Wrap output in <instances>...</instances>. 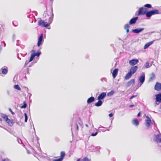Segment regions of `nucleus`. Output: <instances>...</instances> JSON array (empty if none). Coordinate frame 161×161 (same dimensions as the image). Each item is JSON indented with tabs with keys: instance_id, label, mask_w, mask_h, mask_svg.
<instances>
[{
	"instance_id": "nucleus-1",
	"label": "nucleus",
	"mask_w": 161,
	"mask_h": 161,
	"mask_svg": "<svg viewBox=\"0 0 161 161\" xmlns=\"http://www.w3.org/2000/svg\"><path fill=\"white\" fill-rule=\"evenodd\" d=\"M1 117L6 121V122L8 124V125L10 126L13 125L14 124V122L12 119H10L8 118L7 115L5 114H1Z\"/></svg>"
},
{
	"instance_id": "nucleus-2",
	"label": "nucleus",
	"mask_w": 161,
	"mask_h": 161,
	"mask_svg": "<svg viewBox=\"0 0 161 161\" xmlns=\"http://www.w3.org/2000/svg\"><path fill=\"white\" fill-rule=\"evenodd\" d=\"M38 24L40 26L45 27H47L49 25V24L47 23V22L41 19L38 21Z\"/></svg>"
},
{
	"instance_id": "nucleus-3",
	"label": "nucleus",
	"mask_w": 161,
	"mask_h": 161,
	"mask_svg": "<svg viewBox=\"0 0 161 161\" xmlns=\"http://www.w3.org/2000/svg\"><path fill=\"white\" fill-rule=\"evenodd\" d=\"M155 96L156 104L158 105L159 103H161V93H158Z\"/></svg>"
},
{
	"instance_id": "nucleus-4",
	"label": "nucleus",
	"mask_w": 161,
	"mask_h": 161,
	"mask_svg": "<svg viewBox=\"0 0 161 161\" xmlns=\"http://www.w3.org/2000/svg\"><path fill=\"white\" fill-rule=\"evenodd\" d=\"M145 74L144 72L142 73V75H140L139 78V81L140 83L142 84H143L145 80Z\"/></svg>"
},
{
	"instance_id": "nucleus-5",
	"label": "nucleus",
	"mask_w": 161,
	"mask_h": 161,
	"mask_svg": "<svg viewBox=\"0 0 161 161\" xmlns=\"http://www.w3.org/2000/svg\"><path fill=\"white\" fill-rule=\"evenodd\" d=\"M144 30V28H138L132 30V31L133 33L138 34L142 32Z\"/></svg>"
},
{
	"instance_id": "nucleus-6",
	"label": "nucleus",
	"mask_w": 161,
	"mask_h": 161,
	"mask_svg": "<svg viewBox=\"0 0 161 161\" xmlns=\"http://www.w3.org/2000/svg\"><path fill=\"white\" fill-rule=\"evenodd\" d=\"M139 62V60L137 59H133L129 61L130 65L133 66L137 64Z\"/></svg>"
},
{
	"instance_id": "nucleus-7",
	"label": "nucleus",
	"mask_w": 161,
	"mask_h": 161,
	"mask_svg": "<svg viewBox=\"0 0 161 161\" xmlns=\"http://www.w3.org/2000/svg\"><path fill=\"white\" fill-rule=\"evenodd\" d=\"M65 155V153L64 152L62 151L61 153L60 157L58 158L54 159L53 161H62Z\"/></svg>"
},
{
	"instance_id": "nucleus-8",
	"label": "nucleus",
	"mask_w": 161,
	"mask_h": 161,
	"mask_svg": "<svg viewBox=\"0 0 161 161\" xmlns=\"http://www.w3.org/2000/svg\"><path fill=\"white\" fill-rule=\"evenodd\" d=\"M106 92H103L99 94L97 97V100H98L103 99L106 97Z\"/></svg>"
},
{
	"instance_id": "nucleus-9",
	"label": "nucleus",
	"mask_w": 161,
	"mask_h": 161,
	"mask_svg": "<svg viewBox=\"0 0 161 161\" xmlns=\"http://www.w3.org/2000/svg\"><path fill=\"white\" fill-rule=\"evenodd\" d=\"M43 35L42 34H41L39 36L38 39V41L37 43V46L39 47L42 44L43 41Z\"/></svg>"
},
{
	"instance_id": "nucleus-10",
	"label": "nucleus",
	"mask_w": 161,
	"mask_h": 161,
	"mask_svg": "<svg viewBox=\"0 0 161 161\" xmlns=\"http://www.w3.org/2000/svg\"><path fill=\"white\" fill-rule=\"evenodd\" d=\"M154 89L157 91H161V83L157 82L155 85Z\"/></svg>"
},
{
	"instance_id": "nucleus-11",
	"label": "nucleus",
	"mask_w": 161,
	"mask_h": 161,
	"mask_svg": "<svg viewBox=\"0 0 161 161\" xmlns=\"http://www.w3.org/2000/svg\"><path fill=\"white\" fill-rule=\"evenodd\" d=\"M138 67L137 66L132 67L130 68L129 72L133 75L136 71Z\"/></svg>"
},
{
	"instance_id": "nucleus-12",
	"label": "nucleus",
	"mask_w": 161,
	"mask_h": 161,
	"mask_svg": "<svg viewBox=\"0 0 161 161\" xmlns=\"http://www.w3.org/2000/svg\"><path fill=\"white\" fill-rule=\"evenodd\" d=\"M146 13V11H144V8L141 7L139 8L137 15H144Z\"/></svg>"
},
{
	"instance_id": "nucleus-13",
	"label": "nucleus",
	"mask_w": 161,
	"mask_h": 161,
	"mask_svg": "<svg viewBox=\"0 0 161 161\" xmlns=\"http://www.w3.org/2000/svg\"><path fill=\"white\" fill-rule=\"evenodd\" d=\"M138 19V17H135L132 18L130 20L129 24L131 25L135 24Z\"/></svg>"
},
{
	"instance_id": "nucleus-14",
	"label": "nucleus",
	"mask_w": 161,
	"mask_h": 161,
	"mask_svg": "<svg viewBox=\"0 0 161 161\" xmlns=\"http://www.w3.org/2000/svg\"><path fill=\"white\" fill-rule=\"evenodd\" d=\"M135 80L134 79H132L127 82L125 85V87H128L131 85H133L135 83Z\"/></svg>"
},
{
	"instance_id": "nucleus-15",
	"label": "nucleus",
	"mask_w": 161,
	"mask_h": 161,
	"mask_svg": "<svg viewBox=\"0 0 161 161\" xmlns=\"http://www.w3.org/2000/svg\"><path fill=\"white\" fill-rule=\"evenodd\" d=\"M150 11L151 12L152 16L155 14H161V12L160 13L158 10L156 9H152L150 10Z\"/></svg>"
},
{
	"instance_id": "nucleus-16",
	"label": "nucleus",
	"mask_w": 161,
	"mask_h": 161,
	"mask_svg": "<svg viewBox=\"0 0 161 161\" xmlns=\"http://www.w3.org/2000/svg\"><path fill=\"white\" fill-rule=\"evenodd\" d=\"M118 71V69H115L113 71L112 73V76L114 78H115L116 76Z\"/></svg>"
},
{
	"instance_id": "nucleus-17",
	"label": "nucleus",
	"mask_w": 161,
	"mask_h": 161,
	"mask_svg": "<svg viewBox=\"0 0 161 161\" xmlns=\"http://www.w3.org/2000/svg\"><path fill=\"white\" fill-rule=\"evenodd\" d=\"M155 75L154 73H153L150 75V77L149 80V81H151L155 79Z\"/></svg>"
},
{
	"instance_id": "nucleus-18",
	"label": "nucleus",
	"mask_w": 161,
	"mask_h": 161,
	"mask_svg": "<svg viewBox=\"0 0 161 161\" xmlns=\"http://www.w3.org/2000/svg\"><path fill=\"white\" fill-rule=\"evenodd\" d=\"M151 123H152L151 119H146L145 124L147 127H149L150 126Z\"/></svg>"
},
{
	"instance_id": "nucleus-19",
	"label": "nucleus",
	"mask_w": 161,
	"mask_h": 161,
	"mask_svg": "<svg viewBox=\"0 0 161 161\" xmlns=\"http://www.w3.org/2000/svg\"><path fill=\"white\" fill-rule=\"evenodd\" d=\"M154 41L150 42L145 44L144 46V49H146L153 43Z\"/></svg>"
},
{
	"instance_id": "nucleus-20",
	"label": "nucleus",
	"mask_w": 161,
	"mask_h": 161,
	"mask_svg": "<svg viewBox=\"0 0 161 161\" xmlns=\"http://www.w3.org/2000/svg\"><path fill=\"white\" fill-rule=\"evenodd\" d=\"M95 101V98L93 97H91L88 98L87 100L88 104H90Z\"/></svg>"
},
{
	"instance_id": "nucleus-21",
	"label": "nucleus",
	"mask_w": 161,
	"mask_h": 161,
	"mask_svg": "<svg viewBox=\"0 0 161 161\" xmlns=\"http://www.w3.org/2000/svg\"><path fill=\"white\" fill-rule=\"evenodd\" d=\"M132 75V74L129 71L125 76V79L126 80L129 79L131 77Z\"/></svg>"
},
{
	"instance_id": "nucleus-22",
	"label": "nucleus",
	"mask_w": 161,
	"mask_h": 161,
	"mask_svg": "<svg viewBox=\"0 0 161 161\" xmlns=\"http://www.w3.org/2000/svg\"><path fill=\"white\" fill-rule=\"evenodd\" d=\"M51 11L52 12L51 16L48 19V23L49 25L52 22L53 19V10L52 9Z\"/></svg>"
},
{
	"instance_id": "nucleus-23",
	"label": "nucleus",
	"mask_w": 161,
	"mask_h": 161,
	"mask_svg": "<svg viewBox=\"0 0 161 161\" xmlns=\"http://www.w3.org/2000/svg\"><path fill=\"white\" fill-rule=\"evenodd\" d=\"M139 121L136 119H134L132 120V124L133 125L136 126L138 125L139 124Z\"/></svg>"
},
{
	"instance_id": "nucleus-24",
	"label": "nucleus",
	"mask_w": 161,
	"mask_h": 161,
	"mask_svg": "<svg viewBox=\"0 0 161 161\" xmlns=\"http://www.w3.org/2000/svg\"><path fill=\"white\" fill-rule=\"evenodd\" d=\"M32 52H33L35 56H36L37 57H38L40 56V55L41 54V53L40 52H37V53H36V51L35 50H33L32 51Z\"/></svg>"
},
{
	"instance_id": "nucleus-25",
	"label": "nucleus",
	"mask_w": 161,
	"mask_h": 161,
	"mask_svg": "<svg viewBox=\"0 0 161 161\" xmlns=\"http://www.w3.org/2000/svg\"><path fill=\"white\" fill-rule=\"evenodd\" d=\"M103 103V102L101 100H99L97 103H95V105L97 107H99L102 105Z\"/></svg>"
},
{
	"instance_id": "nucleus-26",
	"label": "nucleus",
	"mask_w": 161,
	"mask_h": 161,
	"mask_svg": "<svg viewBox=\"0 0 161 161\" xmlns=\"http://www.w3.org/2000/svg\"><path fill=\"white\" fill-rule=\"evenodd\" d=\"M145 14L146 16L148 18H150L152 16V14L150 11L147 12Z\"/></svg>"
},
{
	"instance_id": "nucleus-27",
	"label": "nucleus",
	"mask_w": 161,
	"mask_h": 161,
	"mask_svg": "<svg viewBox=\"0 0 161 161\" xmlns=\"http://www.w3.org/2000/svg\"><path fill=\"white\" fill-rule=\"evenodd\" d=\"M1 70H2V73L4 75H6L8 73V70L7 68H2Z\"/></svg>"
},
{
	"instance_id": "nucleus-28",
	"label": "nucleus",
	"mask_w": 161,
	"mask_h": 161,
	"mask_svg": "<svg viewBox=\"0 0 161 161\" xmlns=\"http://www.w3.org/2000/svg\"><path fill=\"white\" fill-rule=\"evenodd\" d=\"M149 63L148 62H147L143 66V68H149L150 66L151 65V64L150 65H149Z\"/></svg>"
},
{
	"instance_id": "nucleus-29",
	"label": "nucleus",
	"mask_w": 161,
	"mask_h": 161,
	"mask_svg": "<svg viewBox=\"0 0 161 161\" xmlns=\"http://www.w3.org/2000/svg\"><path fill=\"white\" fill-rule=\"evenodd\" d=\"M35 57V55L34 54L33 52H32V53L31 54V57L30 58V59L29 60V62H31L34 59Z\"/></svg>"
},
{
	"instance_id": "nucleus-30",
	"label": "nucleus",
	"mask_w": 161,
	"mask_h": 161,
	"mask_svg": "<svg viewBox=\"0 0 161 161\" xmlns=\"http://www.w3.org/2000/svg\"><path fill=\"white\" fill-rule=\"evenodd\" d=\"M14 88L16 89H17L19 91H21V88L19 87L18 85H15L14 86Z\"/></svg>"
},
{
	"instance_id": "nucleus-31",
	"label": "nucleus",
	"mask_w": 161,
	"mask_h": 161,
	"mask_svg": "<svg viewBox=\"0 0 161 161\" xmlns=\"http://www.w3.org/2000/svg\"><path fill=\"white\" fill-rule=\"evenodd\" d=\"M114 93V91L113 90H112L110 92H108L107 93V96H111L113 95V94Z\"/></svg>"
},
{
	"instance_id": "nucleus-32",
	"label": "nucleus",
	"mask_w": 161,
	"mask_h": 161,
	"mask_svg": "<svg viewBox=\"0 0 161 161\" xmlns=\"http://www.w3.org/2000/svg\"><path fill=\"white\" fill-rule=\"evenodd\" d=\"M26 107H27V104L26 103L25 101H24L23 102V105L21 106L20 107V108H25Z\"/></svg>"
},
{
	"instance_id": "nucleus-33",
	"label": "nucleus",
	"mask_w": 161,
	"mask_h": 161,
	"mask_svg": "<svg viewBox=\"0 0 161 161\" xmlns=\"http://www.w3.org/2000/svg\"><path fill=\"white\" fill-rule=\"evenodd\" d=\"M130 26H129V24H126L124 26V29L125 30H126L128 29H129L130 28Z\"/></svg>"
},
{
	"instance_id": "nucleus-34",
	"label": "nucleus",
	"mask_w": 161,
	"mask_h": 161,
	"mask_svg": "<svg viewBox=\"0 0 161 161\" xmlns=\"http://www.w3.org/2000/svg\"><path fill=\"white\" fill-rule=\"evenodd\" d=\"M144 7L148 8H151L152 7L151 5L150 4H146L144 5Z\"/></svg>"
},
{
	"instance_id": "nucleus-35",
	"label": "nucleus",
	"mask_w": 161,
	"mask_h": 161,
	"mask_svg": "<svg viewBox=\"0 0 161 161\" xmlns=\"http://www.w3.org/2000/svg\"><path fill=\"white\" fill-rule=\"evenodd\" d=\"M24 115L25 117V122H26L27 121L28 117L27 116V114L26 113H25L24 114Z\"/></svg>"
},
{
	"instance_id": "nucleus-36",
	"label": "nucleus",
	"mask_w": 161,
	"mask_h": 161,
	"mask_svg": "<svg viewBox=\"0 0 161 161\" xmlns=\"http://www.w3.org/2000/svg\"><path fill=\"white\" fill-rule=\"evenodd\" d=\"M82 161H90V160L87 157H85L82 159H81Z\"/></svg>"
},
{
	"instance_id": "nucleus-37",
	"label": "nucleus",
	"mask_w": 161,
	"mask_h": 161,
	"mask_svg": "<svg viewBox=\"0 0 161 161\" xmlns=\"http://www.w3.org/2000/svg\"><path fill=\"white\" fill-rule=\"evenodd\" d=\"M17 141L18 142V143L20 144L22 143V141L21 140L20 138H17Z\"/></svg>"
},
{
	"instance_id": "nucleus-38",
	"label": "nucleus",
	"mask_w": 161,
	"mask_h": 161,
	"mask_svg": "<svg viewBox=\"0 0 161 161\" xmlns=\"http://www.w3.org/2000/svg\"><path fill=\"white\" fill-rule=\"evenodd\" d=\"M98 133V132H96L95 133H92L91 134V136H96L97 134Z\"/></svg>"
},
{
	"instance_id": "nucleus-39",
	"label": "nucleus",
	"mask_w": 161,
	"mask_h": 161,
	"mask_svg": "<svg viewBox=\"0 0 161 161\" xmlns=\"http://www.w3.org/2000/svg\"><path fill=\"white\" fill-rule=\"evenodd\" d=\"M142 84L141 83H140L139 82V83L137 85V89H138V88L139 87H140L142 85Z\"/></svg>"
},
{
	"instance_id": "nucleus-40",
	"label": "nucleus",
	"mask_w": 161,
	"mask_h": 161,
	"mask_svg": "<svg viewBox=\"0 0 161 161\" xmlns=\"http://www.w3.org/2000/svg\"><path fill=\"white\" fill-rule=\"evenodd\" d=\"M12 39L13 41H14L15 40V35L14 34L13 35Z\"/></svg>"
},
{
	"instance_id": "nucleus-41",
	"label": "nucleus",
	"mask_w": 161,
	"mask_h": 161,
	"mask_svg": "<svg viewBox=\"0 0 161 161\" xmlns=\"http://www.w3.org/2000/svg\"><path fill=\"white\" fill-rule=\"evenodd\" d=\"M9 110L11 113L12 115H14V113L13 112L12 109L10 108H9Z\"/></svg>"
},
{
	"instance_id": "nucleus-42",
	"label": "nucleus",
	"mask_w": 161,
	"mask_h": 161,
	"mask_svg": "<svg viewBox=\"0 0 161 161\" xmlns=\"http://www.w3.org/2000/svg\"><path fill=\"white\" fill-rule=\"evenodd\" d=\"M137 96V95H133L130 98V99H131L132 98H133L136 97Z\"/></svg>"
},
{
	"instance_id": "nucleus-43",
	"label": "nucleus",
	"mask_w": 161,
	"mask_h": 161,
	"mask_svg": "<svg viewBox=\"0 0 161 161\" xmlns=\"http://www.w3.org/2000/svg\"><path fill=\"white\" fill-rule=\"evenodd\" d=\"M29 62V61H28L26 60V61H25V66H26L29 63V62Z\"/></svg>"
},
{
	"instance_id": "nucleus-44",
	"label": "nucleus",
	"mask_w": 161,
	"mask_h": 161,
	"mask_svg": "<svg viewBox=\"0 0 161 161\" xmlns=\"http://www.w3.org/2000/svg\"><path fill=\"white\" fill-rule=\"evenodd\" d=\"M113 115L114 114L113 113H111L109 114L108 116L110 117H112L113 116Z\"/></svg>"
},
{
	"instance_id": "nucleus-45",
	"label": "nucleus",
	"mask_w": 161,
	"mask_h": 161,
	"mask_svg": "<svg viewBox=\"0 0 161 161\" xmlns=\"http://www.w3.org/2000/svg\"><path fill=\"white\" fill-rule=\"evenodd\" d=\"M2 161H10V160L6 158L3 160Z\"/></svg>"
},
{
	"instance_id": "nucleus-46",
	"label": "nucleus",
	"mask_w": 161,
	"mask_h": 161,
	"mask_svg": "<svg viewBox=\"0 0 161 161\" xmlns=\"http://www.w3.org/2000/svg\"><path fill=\"white\" fill-rule=\"evenodd\" d=\"M7 93L8 96H11L10 92L9 91H7Z\"/></svg>"
},
{
	"instance_id": "nucleus-47",
	"label": "nucleus",
	"mask_w": 161,
	"mask_h": 161,
	"mask_svg": "<svg viewBox=\"0 0 161 161\" xmlns=\"http://www.w3.org/2000/svg\"><path fill=\"white\" fill-rule=\"evenodd\" d=\"M141 115V112H139L137 114V116L138 117H140Z\"/></svg>"
},
{
	"instance_id": "nucleus-48",
	"label": "nucleus",
	"mask_w": 161,
	"mask_h": 161,
	"mask_svg": "<svg viewBox=\"0 0 161 161\" xmlns=\"http://www.w3.org/2000/svg\"><path fill=\"white\" fill-rule=\"evenodd\" d=\"M75 125L76 126V130H78V124H75Z\"/></svg>"
},
{
	"instance_id": "nucleus-49",
	"label": "nucleus",
	"mask_w": 161,
	"mask_h": 161,
	"mask_svg": "<svg viewBox=\"0 0 161 161\" xmlns=\"http://www.w3.org/2000/svg\"><path fill=\"white\" fill-rule=\"evenodd\" d=\"M135 106L134 105V104H132L129 107L130 108H132L133 107H134Z\"/></svg>"
},
{
	"instance_id": "nucleus-50",
	"label": "nucleus",
	"mask_w": 161,
	"mask_h": 161,
	"mask_svg": "<svg viewBox=\"0 0 161 161\" xmlns=\"http://www.w3.org/2000/svg\"><path fill=\"white\" fill-rule=\"evenodd\" d=\"M144 11H146V12L148 11H147V9L146 8H144Z\"/></svg>"
},
{
	"instance_id": "nucleus-51",
	"label": "nucleus",
	"mask_w": 161,
	"mask_h": 161,
	"mask_svg": "<svg viewBox=\"0 0 161 161\" xmlns=\"http://www.w3.org/2000/svg\"><path fill=\"white\" fill-rule=\"evenodd\" d=\"M126 33H128L129 32V29H126Z\"/></svg>"
},
{
	"instance_id": "nucleus-52",
	"label": "nucleus",
	"mask_w": 161,
	"mask_h": 161,
	"mask_svg": "<svg viewBox=\"0 0 161 161\" xmlns=\"http://www.w3.org/2000/svg\"><path fill=\"white\" fill-rule=\"evenodd\" d=\"M146 118L147 119H151L148 116H146Z\"/></svg>"
},
{
	"instance_id": "nucleus-53",
	"label": "nucleus",
	"mask_w": 161,
	"mask_h": 161,
	"mask_svg": "<svg viewBox=\"0 0 161 161\" xmlns=\"http://www.w3.org/2000/svg\"><path fill=\"white\" fill-rule=\"evenodd\" d=\"M2 43H3L4 44V47H5L6 46V44L4 41H3L2 42Z\"/></svg>"
},
{
	"instance_id": "nucleus-54",
	"label": "nucleus",
	"mask_w": 161,
	"mask_h": 161,
	"mask_svg": "<svg viewBox=\"0 0 161 161\" xmlns=\"http://www.w3.org/2000/svg\"><path fill=\"white\" fill-rule=\"evenodd\" d=\"M77 161H82V160L81 158H79L77 160Z\"/></svg>"
},
{
	"instance_id": "nucleus-55",
	"label": "nucleus",
	"mask_w": 161,
	"mask_h": 161,
	"mask_svg": "<svg viewBox=\"0 0 161 161\" xmlns=\"http://www.w3.org/2000/svg\"><path fill=\"white\" fill-rule=\"evenodd\" d=\"M101 130H102V131H103V132H104L106 130H104V129H100Z\"/></svg>"
},
{
	"instance_id": "nucleus-56",
	"label": "nucleus",
	"mask_w": 161,
	"mask_h": 161,
	"mask_svg": "<svg viewBox=\"0 0 161 161\" xmlns=\"http://www.w3.org/2000/svg\"><path fill=\"white\" fill-rule=\"evenodd\" d=\"M101 127H102V128H104V127L102 126L101 125H100L99 128H100Z\"/></svg>"
},
{
	"instance_id": "nucleus-57",
	"label": "nucleus",
	"mask_w": 161,
	"mask_h": 161,
	"mask_svg": "<svg viewBox=\"0 0 161 161\" xmlns=\"http://www.w3.org/2000/svg\"><path fill=\"white\" fill-rule=\"evenodd\" d=\"M85 125H86V127H88V125H87V124H86Z\"/></svg>"
},
{
	"instance_id": "nucleus-58",
	"label": "nucleus",
	"mask_w": 161,
	"mask_h": 161,
	"mask_svg": "<svg viewBox=\"0 0 161 161\" xmlns=\"http://www.w3.org/2000/svg\"><path fill=\"white\" fill-rule=\"evenodd\" d=\"M37 140H39V138L38 137H37Z\"/></svg>"
},
{
	"instance_id": "nucleus-59",
	"label": "nucleus",
	"mask_w": 161,
	"mask_h": 161,
	"mask_svg": "<svg viewBox=\"0 0 161 161\" xmlns=\"http://www.w3.org/2000/svg\"><path fill=\"white\" fill-rule=\"evenodd\" d=\"M2 119L1 118H0V121L1 122V121H2Z\"/></svg>"
},
{
	"instance_id": "nucleus-60",
	"label": "nucleus",
	"mask_w": 161,
	"mask_h": 161,
	"mask_svg": "<svg viewBox=\"0 0 161 161\" xmlns=\"http://www.w3.org/2000/svg\"><path fill=\"white\" fill-rule=\"evenodd\" d=\"M13 25H14V26H17V25H14V22H13Z\"/></svg>"
},
{
	"instance_id": "nucleus-61",
	"label": "nucleus",
	"mask_w": 161,
	"mask_h": 161,
	"mask_svg": "<svg viewBox=\"0 0 161 161\" xmlns=\"http://www.w3.org/2000/svg\"><path fill=\"white\" fill-rule=\"evenodd\" d=\"M29 94H30V97L31 95V93H29Z\"/></svg>"
},
{
	"instance_id": "nucleus-62",
	"label": "nucleus",
	"mask_w": 161,
	"mask_h": 161,
	"mask_svg": "<svg viewBox=\"0 0 161 161\" xmlns=\"http://www.w3.org/2000/svg\"><path fill=\"white\" fill-rule=\"evenodd\" d=\"M29 94H30V97L31 95V93H29Z\"/></svg>"
},
{
	"instance_id": "nucleus-63",
	"label": "nucleus",
	"mask_w": 161,
	"mask_h": 161,
	"mask_svg": "<svg viewBox=\"0 0 161 161\" xmlns=\"http://www.w3.org/2000/svg\"><path fill=\"white\" fill-rule=\"evenodd\" d=\"M18 58H19V59H21V58H20L19 57V56H18Z\"/></svg>"
},
{
	"instance_id": "nucleus-64",
	"label": "nucleus",
	"mask_w": 161,
	"mask_h": 161,
	"mask_svg": "<svg viewBox=\"0 0 161 161\" xmlns=\"http://www.w3.org/2000/svg\"><path fill=\"white\" fill-rule=\"evenodd\" d=\"M107 130H108V131H109V129H108Z\"/></svg>"
}]
</instances>
